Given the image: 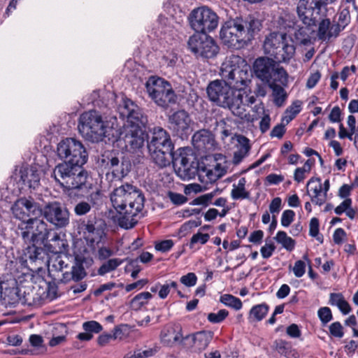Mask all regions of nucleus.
<instances>
[{"label":"nucleus","mask_w":358,"mask_h":358,"mask_svg":"<svg viewBox=\"0 0 358 358\" xmlns=\"http://www.w3.org/2000/svg\"><path fill=\"white\" fill-rule=\"evenodd\" d=\"M113 208L119 214L117 221L120 227L125 229L133 228L141 217L145 197L136 187L125 183L115 188L110 194Z\"/></svg>","instance_id":"f257e3e1"},{"label":"nucleus","mask_w":358,"mask_h":358,"mask_svg":"<svg viewBox=\"0 0 358 358\" xmlns=\"http://www.w3.org/2000/svg\"><path fill=\"white\" fill-rule=\"evenodd\" d=\"M261 27V22L252 16L236 18L222 25L220 36L222 43L229 48L240 49L253 39Z\"/></svg>","instance_id":"f03ea898"},{"label":"nucleus","mask_w":358,"mask_h":358,"mask_svg":"<svg viewBox=\"0 0 358 358\" xmlns=\"http://www.w3.org/2000/svg\"><path fill=\"white\" fill-rule=\"evenodd\" d=\"M209 99L217 106L229 108L234 115L246 117L243 106V94L236 91L222 78L210 82L206 89Z\"/></svg>","instance_id":"7ed1b4c3"},{"label":"nucleus","mask_w":358,"mask_h":358,"mask_svg":"<svg viewBox=\"0 0 358 358\" xmlns=\"http://www.w3.org/2000/svg\"><path fill=\"white\" fill-rule=\"evenodd\" d=\"M220 76L236 91L245 89L251 81L250 66L238 55H232L226 57L222 64Z\"/></svg>","instance_id":"20e7f679"},{"label":"nucleus","mask_w":358,"mask_h":358,"mask_svg":"<svg viewBox=\"0 0 358 358\" xmlns=\"http://www.w3.org/2000/svg\"><path fill=\"white\" fill-rule=\"evenodd\" d=\"M263 47L265 54L277 63H289L296 52L293 40L287 34L279 31H273L266 36Z\"/></svg>","instance_id":"39448f33"},{"label":"nucleus","mask_w":358,"mask_h":358,"mask_svg":"<svg viewBox=\"0 0 358 358\" xmlns=\"http://www.w3.org/2000/svg\"><path fill=\"white\" fill-rule=\"evenodd\" d=\"M78 128L86 140L99 142L110 135L112 127L108 122L103 120L99 111L92 110L80 115Z\"/></svg>","instance_id":"423d86ee"},{"label":"nucleus","mask_w":358,"mask_h":358,"mask_svg":"<svg viewBox=\"0 0 358 358\" xmlns=\"http://www.w3.org/2000/svg\"><path fill=\"white\" fill-rule=\"evenodd\" d=\"M145 88L149 97L159 107L166 108L176 102L177 96L171 84L162 78L150 76Z\"/></svg>","instance_id":"0eeeda50"},{"label":"nucleus","mask_w":358,"mask_h":358,"mask_svg":"<svg viewBox=\"0 0 358 358\" xmlns=\"http://www.w3.org/2000/svg\"><path fill=\"white\" fill-rule=\"evenodd\" d=\"M51 232L47 223L36 217L21 222L17 227V234L26 243L44 245Z\"/></svg>","instance_id":"6e6552de"},{"label":"nucleus","mask_w":358,"mask_h":358,"mask_svg":"<svg viewBox=\"0 0 358 358\" xmlns=\"http://www.w3.org/2000/svg\"><path fill=\"white\" fill-rule=\"evenodd\" d=\"M57 154L60 159L76 164H85L88 157L83 143L73 138H66L59 142Z\"/></svg>","instance_id":"1a4fd4ad"},{"label":"nucleus","mask_w":358,"mask_h":358,"mask_svg":"<svg viewBox=\"0 0 358 358\" xmlns=\"http://www.w3.org/2000/svg\"><path fill=\"white\" fill-rule=\"evenodd\" d=\"M189 24L195 31L206 34L217 27L218 16L207 7L197 8L189 15Z\"/></svg>","instance_id":"9d476101"},{"label":"nucleus","mask_w":358,"mask_h":358,"mask_svg":"<svg viewBox=\"0 0 358 358\" xmlns=\"http://www.w3.org/2000/svg\"><path fill=\"white\" fill-rule=\"evenodd\" d=\"M188 48L196 57L212 58L219 50L213 38L206 34H194L188 40Z\"/></svg>","instance_id":"9b49d317"},{"label":"nucleus","mask_w":358,"mask_h":358,"mask_svg":"<svg viewBox=\"0 0 358 358\" xmlns=\"http://www.w3.org/2000/svg\"><path fill=\"white\" fill-rule=\"evenodd\" d=\"M11 210L14 217L22 222L26 221L29 217H38L43 213L39 203L25 197L17 199L12 206Z\"/></svg>","instance_id":"f8f14e48"},{"label":"nucleus","mask_w":358,"mask_h":358,"mask_svg":"<svg viewBox=\"0 0 358 358\" xmlns=\"http://www.w3.org/2000/svg\"><path fill=\"white\" fill-rule=\"evenodd\" d=\"M42 211L44 217L57 227H66L69 223V210L59 202L48 203Z\"/></svg>","instance_id":"ddd939ff"},{"label":"nucleus","mask_w":358,"mask_h":358,"mask_svg":"<svg viewBox=\"0 0 358 358\" xmlns=\"http://www.w3.org/2000/svg\"><path fill=\"white\" fill-rule=\"evenodd\" d=\"M191 118L184 110H180L169 116V127L173 132L180 138L187 136L190 129Z\"/></svg>","instance_id":"4468645a"},{"label":"nucleus","mask_w":358,"mask_h":358,"mask_svg":"<svg viewBox=\"0 0 358 358\" xmlns=\"http://www.w3.org/2000/svg\"><path fill=\"white\" fill-rule=\"evenodd\" d=\"M323 4V0H299L296 11L299 17L303 23L307 26L314 24L313 13L320 10Z\"/></svg>","instance_id":"2eb2a0df"},{"label":"nucleus","mask_w":358,"mask_h":358,"mask_svg":"<svg viewBox=\"0 0 358 358\" xmlns=\"http://www.w3.org/2000/svg\"><path fill=\"white\" fill-rule=\"evenodd\" d=\"M106 168L108 171L106 176L108 180H120L130 171L131 164L127 161L120 162L117 157H112L108 158Z\"/></svg>","instance_id":"dca6fc26"},{"label":"nucleus","mask_w":358,"mask_h":358,"mask_svg":"<svg viewBox=\"0 0 358 358\" xmlns=\"http://www.w3.org/2000/svg\"><path fill=\"white\" fill-rule=\"evenodd\" d=\"M173 166L178 176L183 180H190L194 178L196 173V167L194 162L187 155L180 154L178 157H175L172 159Z\"/></svg>","instance_id":"f3484780"},{"label":"nucleus","mask_w":358,"mask_h":358,"mask_svg":"<svg viewBox=\"0 0 358 358\" xmlns=\"http://www.w3.org/2000/svg\"><path fill=\"white\" fill-rule=\"evenodd\" d=\"M122 139L126 149L131 152H136L142 148L145 142V134L143 129H124Z\"/></svg>","instance_id":"a211bd4d"},{"label":"nucleus","mask_w":358,"mask_h":358,"mask_svg":"<svg viewBox=\"0 0 358 358\" xmlns=\"http://www.w3.org/2000/svg\"><path fill=\"white\" fill-rule=\"evenodd\" d=\"M83 165H77L75 171H71L68 178H66L60 186L68 190L82 189L85 185L87 178V173L83 169Z\"/></svg>","instance_id":"6ab92c4d"},{"label":"nucleus","mask_w":358,"mask_h":358,"mask_svg":"<svg viewBox=\"0 0 358 358\" xmlns=\"http://www.w3.org/2000/svg\"><path fill=\"white\" fill-rule=\"evenodd\" d=\"M83 165H77L75 171H71L68 178H66L60 186L68 190L82 189L85 185L87 178V173L83 169Z\"/></svg>","instance_id":"aec40b11"},{"label":"nucleus","mask_w":358,"mask_h":358,"mask_svg":"<svg viewBox=\"0 0 358 358\" xmlns=\"http://www.w3.org/2000/svg\"><path fill=\"white\" fill-rule=\"evenodd\" d=\"M152 136L148 142V150H155L158 148H174L170 135L160 127H155L152 131Z\"/></svg>","instance_id":"412c9836"},{"label":"nucleus","mask_w":358,"mask_h":358,"mask_svg":"<svg viewBox=\"0 0 358 358\" xmlns=\"http://www.w3.org/2000/svg\"><path fill=\"white\" fill-rule=\"evenodd\" d=\"M277 62L272 57H262L255 59L253 64V70L255 76L261 80L265 82L271 78V72Z\"/></svg>","instance_id":"4be33fe9"},{"label":"nucleus","mask_w":358,"mask_h":358,"mask_svg":"<svg viewBox=\"0 0 358 358\" xmlns=\"http://www.w3.org/2000/svg\"><path fill=\"white\" fill-rule=\"evenodd\" d=\"M341 31L339 25L331 24L328 18H324L320 21L317 36L319 40L328 41L332 37H337Z\"/></svg>","instance_id":"5701e85b"},{"label":"nucleus","mask_w":358,"mask_h":358,"mask_svg":"<svg viewBox=\"0 0 358 358\" xmlns=\"http://www.w3.org/2000/svg\"><path fill=\"white\" fill-rule=\"evenodd\" d=\"M20 180L24 187L36 189L40 184V174L32 166H22L20 170Z\"/></svg>","instance_id":"b1692460"},{"label":"nucleus","mask_w":358,"mask_h":358,"mask_svg":"<svg viewBox=\"0 0 358 358\" xmlns=\"http://www.w3.org/2000/svg\"><path fill=\"white\" fill-rule=\"evenodd\" d=\"M173 148H164L148 151L153 162L159 167L164 168L169 166L172 162L173 158Z\"/></svg>","instance_id":"393cba45"},{"label":"nucleus","mask_w":358,"mask_h":358,"mask_svg":"<svg viewBox=\"0 0 358 358\" xmlns=\"http://www.w3.org/2000/svg\"><path fill=\"white\" fill-rule=\"evenodd\" d=\"M127 118V120L124 125V128L131 129H143L145 127L148 123V117L144 114L143 110L140 107L132 112Z\"/></svg>","instance_id":"a878e982"},{"label":"nucleus","mask_w":358,"mask_h":358,"mask_svg":"<svg viewBox=\"0 0 358 358\" xmlns=\"http://www.w3.org/2000/svg\"><path fill=\"white\" fill-rule=\"evenodd\" d=\"M77 165L66 162L59 163L54 168L51 176L60 185L66 178H68L71 171H75Z\"/></svg>","instance_id":"bb28decb"},{"label":"nucleus","mask_w":358,"mask_h":358,"mask_svg":"<svg viewBox=\"0 0 358 358\" xmlns=\"http://www.w3.org/2000/svg\"><path fill=\"white\" fill-rule=\"evenodd\" d=\"M24 255L31 264L34 263L39 267L45 263L47 258L46 252L41 247L36 246L35 243L29 245L24 252Z\"/></svg>","instance_id":"cd10ccee"},{"label":"nucleus","mask_w":358,"mask_h":358,"mask_svg":"<svg viewBox=\"0 0 358 358\" xmlns=\"http://www.w3.org/2000/svg\"><path fill=\"white\" fill-rule=\"evenodd\" d=\"M103 231L96 228L92 223L88 222L84 229V237L89 246L94 249L103 238Z\"/></svg>","instance_id":"c85d7f7f"},{"label":"nucleus","mask_w":358,"mask_h":358,"mask_svg":"<svg viewBox=\"0 0 358 358\" xmlns=\"http://www.w3.org/2000/svg\"><path fill=\"white\" fill-rule=\"evenodd\" d=\"M44 246L52 253H63L68 250L69 245L66 240L62 238L59 234L53 232L51 238L44 243Z\"/></svg>","instance_id":"c756f323"},{"label":"nucleus","mask_w":358,"mask_h":358,"mask_svg":"<svg viewBox=\"0 0 358 358\" xmlns=\"http://www.w3.org/2000/svg\"><path fill=\"white\" fill-rule=\"evenodd\" d=\"M271 78L265 80L268 87H273V85H279L280 86H287L288 83V73L282 66H275L272 72H271Z\"/></svg>","instance_id":"7c9ffc66"},{"label":"nucleus","mask_w":358,"mask_h":358,"mask_svg":"<svg viewBox=\"0 0 358 358\" xmlns=\"http://www.w3.org/2000/svg\"><path fill=\"white\" fill-rule=\"evenodd\" d=\"M192 144L197 150L206 148L208 145H212L213 138L210 131L201 129L196 131L192 138Z\"/></svg>","instance_id":"2f4dec72"},{"label":"nucleus","mask_w":358,"mask_h":358,"mask_svg":"<svg viewBox=\"0 0 358 358\" xmlns=\"http://www.w3.org/2000/svg\"><path fill=\"white\" fill-rule=\"evenodd\" d=\"M272 348L274 350L278 352L280 355L287 358H296V352L292 348L290 342L283 339H276L273 341Z\"/></svg>","instance_id":"473e14b6"},{"label":"nucleus","mask_w":358,"mask_h":358,"mask_svg":"<svg viewBox=\"0 0 358 358\" xmlns=\"http://www.w3.org/2000/svg\"><path fill=\"white\" fill-rule=\"evenodd\" d=\"M182 340L181 334L176 331L173 327H165L161 332L162 342L168 346H171Z\"/></svg>","instance_id":"72a5a7b5"},{"label":"nucleus","mask_w":358,"mask_h":358,"mask_svg":"<svg viewBox=\"0 0 358 358\" xmlns=\"http://www.w3.org/2000/svg\"><path fill=\"white\" fill-rule=\"evenodd\" d=\"M213 337V333L211 331H199L193 337L194 346L199 350H205Z\"/></svg>","instance_id":"f704fd0d"},{"label":"nucleus","mask_w":358,"mask_h":358,"mask_svg":"<svg viewBox=\"0 0 358 358\" xmlns=\"http://www.w3.org/2000/svg\"><path fill=\"white\" fill-rule=\"evenodd\" d=\"M269 306L265 303L254 306L250 310L248 320L250 323L262 320L267 315Z\"/></svg>","instance_id":"c9c22d12"},{"label":"nucleus","mask_w":358,"mask_h":358,"mask_svg":"<svg viewBox=\"0 0 358 358\" xmlns=\"http://www.w3.org/2000/svg\"><path fill=\"white\" fill-rule=\"evenodd\" d=\"M239 147L237 151L234 152L233 162L235 164H239L242 159L248 155L250 150L248 139L245 136L238 137Z\"/></svg>","instance_id":"e433bc0d"},{"label":"nucleus","mask_w":358,"mask_h":358,"mask_svg":"<svg viewBox=\"0 0 358 358\" xmlns=\"http://www.w3.org/2000/svg\"><path fill=\"white\" fill-rule=\"evenodd\" d=\"M123 262V259L120 258H112L105 260L97 269V274L101 276H104L107 273L116 270Z\"/></svg>","instance_id":"4c0bfd02"},{"label":"nucleus","mask_w":358,"mask_h":358,"mask_svg":"<svg viewBox=\"0 0 358 358\" xmlns=\"http://www.w3.org/2000/svg\"><path fill=\"white\" fill-rule=\"evenodd\" d=\"M245 178H241L239 179L237 185H233V189L231 192V195L233 199H244L249 197V192H248L245 188Z\"/></svg>","instance_id":"58836bf2"},{"label":"nucleus","mask_w":358,"mask_h":358,"mask_svg":"<svg viewBox=\"0 0 358 358\" xmlns=\"http://www.w3.org/2000/svg\"><path fill=\"white\" fill-rule=\"evenodd\" d=\"M272 90V96L273 97V103L275 106H282L287 97V94L283 88V86L279 85H273V87H269Z\"/></svg>","instance_id":"ea45409f"},{"label":"nucleus","mask_w":358,"mask_h":358,"mask_svg":"<svg viewBox=\"0 0 358 358\" xmlns=\"http://www.w3.org/2000/svg\"><path fill=\"white\" fill-rule=\"evenodd\" d=\"M152 297V295L148 292H141L132 299L131 307L132 309L137 310L143 306L147 304Z\"/></svg>","instance_id":"a19ab883"},{"label":"nucleus","mask_w":358,"mask_h":358,"mask_svg":"<svg viewBox=\"0 0 358 358\" xmlns=\"http://www.w3.org/2000/svg\"><path fill=\"white\" fill-rule=\"evenodd\" d=\"M274 238L278 243L281 244L284 248L289 251H292L294 248V240L288 236L286 232L283 231H279Z\"/></svg>","instance_id":"79ce46f5"},{"label":"nucleus","mask_w":358,"mask_h":358,"mask_svg":"<svg viewBox=\"0 0 358 358\" xmlns=\"http://www.w3.org/2000/svg\"><path fill=\"white\" fill-rule=\"evenodd\" d=\"M310 192L312 193H310L309 191H308V194L310 196L313 203L322 206L325 203L327 196L326 195V193L322 190V185L319 188H313V190Z\"/></svg>","instance_id":"37998d69"},{"label":"nucleus","mask_w":358,"mask_h":358,"mask_svg":"<svg viewBox=\"0 0 358 358\" xmlns=\"http://www.w3.org/2000/svg\"><path fill=\"white\" fill-rule=\"evenodd\" d=\"M139 107L129 99H123L122 103L119 106L120 113L122 117H129L132 112Z\"/></svg>","instance_id":"c03bdc74"},{"label":"nucleus","mask_w":358,"mask_h":358,"mask_svg":"<svg viewBox=\"0 0 358 358\" xmlns=\"http://www.w3.org/2000/svg\"><path fill=\"white\" fill-rule=\"evenodd\" d=\"M221 301L226 306L231 307L235 310H240L242 308L241 301L232 295L224 294L221 297Z\"/></svg>","instance_id":"a18cd8bd"},{"label":"nucleus","mask_w":358,"mask_h":358,"mask_svg":"<svg viewBox=\"0 0 358 358\" xmlns=\"http://www.w3.org/2000/svg\"><path fill=\"white\" fill-rule=\"evenodd\" d=\"M71 278H73V281L78 282L83 280L86 275L87 273L82 264L76 263L71 267Z\"/></svg>","instance_id":"49530a36"},{"label":"nucleus","mask_w":358,"mask_h":358,"mask_svg":"<svg viewBox=\"0 0 358 358\" xmlns=\"http://www.w3.org/2000/svg\"><path fill=\"white\" fill-rule=\"evenodd\" d=\"M350 10L348 8H345L339 12L338 23L336 24L339 25L342 30L350 22Z\"/></svg>","instance_id":"de8ad7c7"},{"label":"nucleus","mask_w":358,"mask_h":358,"mask_svg":"<svg viewBox=\"0 0 358 358\" xmlns=\"http://www.w3.org/2000/svg\"><path fill=\"white\" fill-rule=\"evenodd\" d=\"M83 329L90 334H98L101 332L103 327L100 323L95 320L85 322L83 324Z\"/></svg>","instance_id":"09e8293b"},{"label":"nucleus","mask_w":358,"mask_h":358,"mask_svg":"<svg viewBox=\"0 0 358 358\" xmlns=\"http://www.w3.org/2000/svg\"><path fill=\"white\" fill-rule=\"evenodd\" d=\"M156 352L155 349L152 348L143 351L136 350L134 352L127 353L124 358H147L154 355Z\"/></svg>","instance_id":"8fccbe9b"},{"label":"nucleus","mask_w":358,"mask_h":358,"mask_svg":"<svg viewBox=\"0 0 358 358\" xmlns=\"http://www.w3.org/2000/svg\"><path fill=\"white\" fill-rule=\"evenodd\" d=\"M210 238V236L208 234H202L201 232H198L192 236L189 241V248H193L194 245L196 243H201V245H204L206 243Z\"/></svg>","instance_id":"3c124183"},{"label":"nucleus","mask_w":358,"mask_h":358,"mask_svg":"<svg viewBox=\"0 0 358 358\" xmlns=\"http://www.w3.org/2000/svg\"><path fill=\"white\" fill-rule=\"evenodd\" d=\"M220 191L218 189H215L214 191L201 195L194 199V203L198 205H205L207 206L213 199V198L217 194L220 193Z\"/></svg>","instance_id":"603ef678"},{"label":"nucleus","mask_w":358,"mask_h":358,"mask_svg":"<svg viewBox=\"0 0 358 358\" xmlns=\"http://www.w3.org/2000/svg\"><path fill=\"white\" fill-rule=\"evenodd\" d=\"M317 315L323 325L327 324L333 319L331 309L329 307H322L317 311Z\"/></svg>","instance_id":"864d4df0"},{"label":"nucleus","mask_w":358,"mask_h":358,"mask_svg":"<svg viewBox=\"0 0 358 358\" xmlns=\"http://www.w3.org/2000/svg\"><path fill=\"white\" fill-rule=\"evenodd\" d=\"M229 313L225 309L220 310L217 313H211L208 315V320L212 323H220L228 315Z\"/></svg>","instance_id":"5fc2aeb1"},{"label":"nucleus","mask_w":358,"mask_h":358,"mask_svg":"<svg viewBox=\"0 0 358 358\" xmlns=\"http://www.w3.org/2000/svg\"><path fill=\"white\" fill-rule=\"evenodd\" d=\"M92 206L89 202L80 201L74 207V212L78 216L85 215L91 210Z\"/></svg>","instance_id":"6e6d98bb"},{"label":"nucleus","mask_w":358,"mask_h":358,"mask_svg":"<svg viewBox=\"0 0 358 358\" xmlns=\"http://www.w3.org/2000/svg\"><path fill=\"white\" fill-rule=\"evenodd\" d=\"M203 172L206 173V176L207 178L206 182H215L217 180L222 177L221 172L213 170L211 166L206 167L203 170Z\"/></svg>","instance_id":"4d7b16f0"},{"label":"nucleus","mask_w":358,"mask_h":358,"mask_svg":"<svg viewBox=\"0 0 358 358\" xmlns=\"http://www.w3.org/2000/svg\"><path fill=\"white\" fill-rule=\"evenodd\" d=\"M295 216V213L292 210H285L281 217V224L287 227L293 222Z\"/></svg>","instance_id":"13d9d810"},{"label":"nucleus","mask_w":358,"mask_h":358,"mask_svg":"<svg viewBox=\"0 0 358 358\" xmlns=\"http://www.w3.org/2000/svg\"><path fill=\"white\" fill-rule=\"evenodd\" d=\"M330 334L336 338H342L344 335L343 328L339 322H335L329 326Z\"/></svg>","instance_id":"bf43d9fd"},{"label":"nucleus","mask_w":358,"mask_h":358,"mask_svg":"<svg viewBox=\"0 0 358 358\" xmlns=\"http://www.w3.org/2000/svg\"><path fill=\"white\" fill-rule=\"evenodd\" d=\"M114 255V252L109 248L100 247L97 251V258L100 261H105L110 259Z\"/></svg>","instance_id":"052dcab7"},{"label":"nucleus","mask_w":358,"mask_h":358,"mask_svg":"<svg viewBox=\"0 0 358 358\" xmlns=\"http://www.w3.org/2000/svg\"><path fill=\"white\" fill-rule=\"evenodd\" d=\"M174 243L172 240H164L157 243L155 245V248L157 251L166 252L169 251L173 246Z\"/></svg>","instance_id":"680f3d73"},{"label":"nucleus","mask_w":358,"mask_h":358,"mask_svg":"<svg viewBox=\"0 0 358 358\" xmlns=\"http://www.w3.org/2000/svg\"><path fill=\"white\" fill-rule=\"evenodd\" d=\"M293 273L296 278L302 277L306 272V263L304 261L298 260L294 263Z\"/></svg>","instance_id":"e2e57ef3"},{"label":"nucleus","mask_w":358,"mask_h":358,"mask_svg":"<svg viewBox=\"0 0 358 358\" xmlns=\"http://www.w3.org/2000/svg\"><path fill=\"white\" fill-rule=\"evenodd\" d=\"M197 277L194 273H188L180 278V282L187 287H192L196 285Z\"/></svg>","instance_id":"0e129e2a"},{"label":"nucleus","mask_w":358,"mask_h":358,"mask_svg":"<svg viewBox=\"0 0 358 358\" xmlns=\"http://www.w3.org/2000/svg\"><path fill=\"white\" fill-rule=\"evenodd\" d=\"M169 198L171 202L176 205H182L187 201V198L185 196L171 192L169 193Z\"/></svg>","instance_id":"69168bd1"},{"label":"nucleus","mask_w":358,"mask_h":358,"mask_svg":"<svg viewBox=\"0 0 358 358\" xmlns=\"http://www.w3.org/2000/svg\"><path fill=\"white\" fill-rule=\"evenodd\" d=\"M282 200L280 197L274 198L270 205H269V210L273 215H275L278 214L281 209Z\"/></svg>","instance_id":"338daca9"},{"label":"nucleus","mask_w":358,"mask_h":358,"mask_svg":"<svg viewBox=\"0 0 358 358\" xmlns=\"http://www.w3.org/2000/svg\"><path fill=\"white\" fill-rule=\"evenodd\" d=\"M275 250V246L273 243H266L261 248L260 252L263 258L268 259L272 256Z\"/></svg>","instance_id":"774afa93"}]
</instances>
